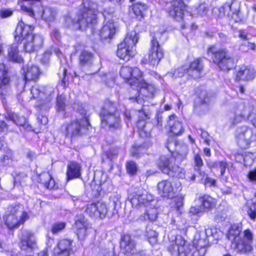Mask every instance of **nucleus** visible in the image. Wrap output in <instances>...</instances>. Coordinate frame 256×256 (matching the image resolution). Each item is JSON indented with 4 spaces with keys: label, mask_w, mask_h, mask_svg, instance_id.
<instances>
[{
    "label": "nucleus",
    "mask_w": 256,
    "mask_h": 256,
    "mask_svg": "<svg viewBox=\"0 0 256 256\" xmlns=\"http://www.w3.org/2000/svg\"><path fill=\"white\" fill-rule=\"evenodd\" d=\"M34 28L32 26L26 25L20 20L15 30V40L18 42H23L24 49L27 52L37 51L44 43V40L42 36L32 33Z\"/></svg>",
    "instance_id": "obj_1"
},
{
    "label": "nucleus",
    "mask_w": 256,
    "mask_h": 256,
    "mask_svg": "<svg viewBox=\"0 0 256 256\" xmlns=\"http://www.w3.org/2000/svg\"><path fill=\"white\" fill-rule=\"evenodd\" d=\"M80 116L76 120L63 124L62 130L66 137L73 138L86 134L90 126L86 110L81 108L78 110Z\"/></svg>",
    "instance_id": "obj_2"
},
{
    "label": "nucleus",
    "mask_w": 256,
    "mask_h": 256,
    "mask_svg": "<svg viewBox=\"0 0 256 256\" xmlns=\"http://www.w3.org/2000/svg\"><path fill=\"white\" fill-rule=\"evenodd\" d=\"M101 124L111 130L121 128L120 114L114 104L110 102L105 104L100 112Z\"/></svg>",
    "instance_id": "obj_3"
},
{
    "label": "nucleus",
    "mask_w": 256,
    "mask_h": 256,
    "mask_svg": "<svg viewBox=\"0 0 256 256\" xmlns=\"http://www.w3.org/2000/svg\"><path fill=\"white\" fill-rule=\"evenodd\" d=\"M138 36L136 31L128 32L122 42L118 46L117 56L126 61L128 60L136 54V45Z\"/></svg>",
    "instance_id": "obj_4"
},
{
    "label": "nucleus",
    "mask_w": 256,
    "mask_h": 256,
    "mask_svg": "<svg viewBox=\"0 0 256 256\" xmlns=\"http://www.w3.org/2000/svg\"><path fill=\"white\" fill-rule=\"evenodd\" d=\"M212 54V58L214 63L222 70L228 71L235 66L234 60L232 55L226 50H216L215 46H212L208 50V54Z\"/></svg>",
    "instance_id": "obj_5"
},
{
    "label": "nucleus",
    "mask_w": 256,
    "mask_h": 256,
    "mask_svg": "<svg viewBox=\"0 0 256 256\" xmlns=\"http://www.w3.org/2000/svg\"><path fill=\"white\" fill-rule=\"evenodd\" d=\"M28 218V216L22 206H11L9 213L5 215L4 220L9 229L17 228Z\"/></svg>",
    "instance_id": "obj_6"
},
{
    "label": "nucleus",
    "mask_w": 256,
    "mask_h": 256,
    "mask_svg": "<svg viewBox=\"0 0 256 256\" xmlns=\"http://www.w3.org/2000/svg\"><path fill=\"white\" fill-rule=\"evenodd\" d=\"M252 234L250 230H246L244 232L243 237L237 238L236 241L232 242V248L238 254H248L253 249L252 246Z\"/></svg>",
    "instance_id": "obj_7"
},
{
    "label": "nucleus",
    "mask_w": 256,
    "mask_h": 256,
    "mask_svg": "<svg viewBox=\"0 0 256 256\" xmlns=\"http://www.w3.org/2000/svg\"><path fill=\"white\" fill-rule=\"evenodd\" d=\"M53 90L50 88H42L39 86H32L30 93L34 98H40V101L38 104V107L40 110H47L50 107V102L52 100L51 95L53 93Z\"/></svg>",
    "instance_id": "obj_8"
},
{
    "label": "nucleus",
    "mask_w": 256,
    "mask_h": 256,
    "mask_svg": "<svg viewBox=\"0 0 256 256\" xmlns=\"http://www.w3.org/2000/svg\"><path fill=\"white\" fill-rule=\"evenodd\" d=\"M236 136L238 144L242 148H248L250 143L256 138L252 129L245 126L236 129Z\"/></svg>",
    "instance_id": "obj_9"
},
{
    "label": "nucleus",
    "mask_w": 256,
    "mask_h": 256,
    "mask_svg": "<svg viewBox=\"0 0 256 256\" xmlns=\"http://www.w3.org/2000/svg\"><path fill=\"white\" fill-rule=\"evenodd\" d=\"M97 22V17H66L67 26L74 30H84L89 25H94Z\"/></svg>",
    "instance_id": "obj_10"
},
{
    "label": "nucleus",
    "mask_w": 256,
    "mask_h": 256,
    "mask_svg": "<svg viewBox=\"0 0 256 256\" xmlns=\"http://www.w3.org/2000/svg\"><path fill=\"white\" fill-rule=\"evenodd\" d=\"M154 92L155 88L154 86L146 83L144 86H140L136 89L132 88L130 90V96L129 99L133 102H136L138 104H143L144 99L140 96V94L145 96L146 97H150L152 96Z\"/></svg>",
    "instance_id": "obj_11"
},
{
    "label": "nucleus",
    "mask_w": 256,
    "mask_h": 256,
    "mask_svg": "<svg viewBox=\"0 0 256 256\" xmlns=\"http://www.w3.org/2000/svg\"><path fill=\"white\" fill-rule=\"evenodd\" d=\"M130 201L132 206V207L138 208L142 206H144L146 207L150 204L152 206H154L156 201L153 199L152 195L148 194L147 192H137L130 196Z\"/></svg>",
    "instance_id": "obj_12"
},
{
    "label": "nucleus",
    "mask_w": 256,
    "mask_h": 256,
    "mask_svg": "<svg viewBox=\"0 0 256 256\" xmlns=\"http://www.w3.org/2000/svg\"><path fill=\"white\" fill-rule=\"evenodd\" d=\"M158 33L152 37L150 42V48L148 52V62L153 66L157 65L164 56V52L157 40Z\"/></svg>",
    "instance_id": "obj_13"
},
{
    "label": "nucleus",
    "mask_w": 256,
    "mask_h": 256,
    "mask_svg": "<svg viewBox=\"0 0 256 256\" xmlns=\"http://www.w3.org/2000/svg\"><path fill=\"white\" fill-rule=\"evenodd\" d=\"M100 14L99 11L97 10L96 4L90 2V0H84L82 4L80 6V14L81 16H97ZM100 14L103 16H106L107 15H111L114 14L113 10L108 12L104 10V12H100Z\"/></svg>",
    "instance_id": "obj_14"
},
{
    "label": "nucleus",
    "mask_w": 256,
    "mask_h": 256,
    "mask_svg": "<svg viewBox=\"0 0 256 256\" xmlns=\"http://www.w3.org/2000/svg\"><path fill=\"white\" fill-rule=\"evenodd\" d=\"M108 212V208L105 203L102 202H94L88 204L85 212L90 216L102 218Z\"/></svg>",
    "instance_id": "obj_15"
},
{
    "label": "nucleus",
    "mask_w": 256,
    "mask_h": 256,
    "mask_svg": "<svg viewBox=\"0 0 256 256\" xmlns=\"http://www.w3.org/2000/svg\"><path fill=\"white\" fill-rule=\"evenodd\" d=\"M118 28V24L110 17H105L104 25L100 32L101 38H112Z\"/></svg>",
    "instance_id": "obj_16"
},
{
    "label": "nucleus",
    "mask_w": 256,
    "mask_h": 256,
    "mask_svg": "<svg viewBox=\"0 0 256 256\" xmlns=\"http://www.w3.org/2000/svg\"><path fill=\"white\" fill-rule=\"evenodd\" d=\"M10 82L5 64H0V96L2 98H4L9 94Z\"/></svg>",
    "instance_id": "obj_17"
},
{
    "label": "nucleus",
    "mask_w": 256,
    "mask_h": 256,
    "mask_svg": "<svg viewBox=\"0 0 256 256\" xmlns=\"http://www.w3.org/2000/svg\"><path fill=\"white\" fill-rule=\"evenodd\" d=\"M20 245V248L24 250L28 248H35L36 247V239L34 234L28 230L23 231Z\"/></svg>",
    "instance_id": "obj_18"
},
{
    "label": "nucleus",
    "mask_w": 256,
    "mask_h": 256,
    "mask_svg": "<svg viewBox=\"0 0 256 256\" xmlns=\"http://www.w3.org/2000/svg\"><path fill=\"white\" fill-rule=\"evenodd\" d=\"M72 241L68 239H63L60 241L58 247L54 250V256H70L72 252Z\"/></svg>",
    "instance_id": "obj_19"
},
{
    "label": "nucleus",
    "mask_w": 256,
    "mask_h": 256,
    "mask_svg": "<svg viewBox=\"0 0 256 256\" xmlns=\"http://www.w3.org/2000/svg\"><path fill=\"white\" fill-rule=\"evenodd\" d=\"M219 16H238L240 13V6L238 2H226L218 9Z\"/></svg>",
    "instance_id": "obj_20"
},
{
    "label": "nucleus",
    "mask_w": 256,
    "mask_h": 256,
    "mask_svg": "<svg viewBox=\"0 0 256 256\" xmlns=\"http://www.w3.org/2000/svg\"><path fill=\"white\" fill-rule=\"evenodd\" d=\"M132 70V77L128 80V84L132 86H136L137 88L140 86H145L146 82L142 78V72L138 68H134Z\"/></svg>",
    "instance_id": "obj_21"
},
{
    "label": "nucleus",
    "mask_w": 256,
    "mask_h": 256,
    "mask_svg": "<svg viewBox=\"0 0 256 256\" xmlns=\"http://www.w3.org/2000/svg\"><path fill=\"white\" fill-rule=\"evenodd\" d=\"M173 190L172 183L169 180H162L158 184V193L162 197L172 196Z\"/></svg>",
    "instance_id": "obj_22"
},
{
    "label": "nucleus",
    "mask_w": 256,
    "mask_h": 256,
    "mask_svg": "<svg viewBox=\"0 0 256 256\" xmlns=\"http://www.w3.org/2000/svg\"><path fill=\"white\" fill-rule=\"evenodd\" d=\"M168 126L170 132L175 135H179L182 133L184 128L181 122L174 114L169 116L168 120Z\"/></svg>",
    "instance_id": "obj_23"
},
{
    "label": "nucleus",
    "mask_w": 256,
    "mask_h": 256,
    "mask_svg": "<svg viewBox=\"0 0 256 256\" xmlns=\"http://www.w3.org/2000/svg\"><path fill=\"white\" fill-rule=\"evenodd\" d=\"M188 68V74L194 78H197L200 77L204 68V64L200 58H197L191 62Z\"/></svg>",
    "instance_id": "obj_24"
},
{
    "label": "nucleus",
    "mask_w": 256,
    "mask_h": 256,
    "mask_svg": "<svg viewBox=\"0 0 256 256\" xmlns=\"http://www.w3.org/2000/svg\"><path fill=\"white\" fill-rule=\"evenodd\" d=\"M256 76V72L254 68L244 65L240 66L237 76L240 79L250 80L254 79Z\"/></svg>",
    "instance_id": "obj_25"
},
{
    "label": "nucleus",
    "mask_w": 256,
    "mask_h": 256,
    "mask_svg": "<svg viewBox=\"0 0 256 256\" xmlns=\"http://www.w3.org/2000/svg\"><path fill=\"white\" fill-rule=\"evenodd\" d=\"M82 167L75 162H70L67 166L66 176L68 180L80 178L81 176Z\"/></svg>",
    "instance_id": "obj_26"
},
{
    "label": "nucleus",
    "mask_w": 256,
    "mask_h": 256,
    "mask_svg": "<svg viewBox=\"0 0 256 256\" xmlns=\"http://www.w3.org/2000/svg\"><path fill=\"white\" fill-rule=\"evenodd\" d=\"M120 246L125 252H132L135 248L136 244L128 234L123 236L121 238Z\"/></svg>",
    "instance_id": "obj_27"
},
{
    "label": "nucleus",
    "mask_w": 256,
    "mask_h": 256,
    "mask_svg": "<svg viewBox=\"0 0 256 256\" xmlns=\"http://www.w3.org/2000/svg\"><path fill=\"white\" fill-rule=\"evenodd\" d=\"M24 78L26 81L36 80L38 78L40 71L38 66L34 65L28 66L26 70H24Z\"/></svg>",
    "instance_id": "obj_28"
},
{
    "label": "nucleus",
    "mask_w": 256,
    "mask_h": 256,
    "mask_svg": "<svg viewBox=\"0 0 256 256\" xmlns=\"http://www.w3.org/2000/svg\"><path fill=\"white\" fill-rule=\"evenodd\" d=\"M6 118L12 120L17 126H22L26 130H30V127L27 123L26 118L24 116H20L18 114L14 112H10L8 114Z\"/></svg>",
    "instance_id": "obj_29"
},
{
    "label": "nucleus",
    "mask_w": 256,
    "mask_h": 256,
    "mask_svg": "<svg viewBox=\"0 0 256 256\" xmlns=\"http://www.w3.org/2000/svg\"><path fill=\"white\" fill-rule=\"evenodd\" d=\"M146 212L140 216V219L142 220H148L151 222L156 220L158 214L157 208L156 207V203L154 206L150 204L146 206Z\"/></svg>",
    "instance_id": "obj_30"
},
{
    "label": "nucleus",
    "mask_w": 256,
    "mask_h": 256,
    "mask_svg": "<svg viewBox=\"0 0 256 256\" xmlns=\"http://www.w3.org/2000/svg\"><path fill=\"white\" fill-rule=\"evenodd\" d=\"M39 180L48 189L55 186V181L48 172H43L39 175Z\"/></svg>",
    "instance_id": "obj_31"
},
{
    "label": "nucleus",
    "mask_w": 256,
    "mask_h": 256,
    "mask_svg": "<svg viewBox=\"0 0 256 256\" xmlns=\"http://www.w3.org/2000/svg\"><path fill=\"white\" fill-rule=\"evenodd\" d=\"M8 59L9 61L21 63L23 62V59L19 55L18 46L16 45H12L8 48Z\"/></svg>",
    "instance_id": "obj_32"
},
{
    "label": "nucleus",
    "mask_w": 256,
    "mask_h": 256,
    "mask_svg": "<svg viewBox=\"0 0 256 256\" xmlns=\"http://www.w3.org/2000/svg\"><path fill=\"white\" fill-rule=\"evenodd\" d=\"M92 54L86 50H83L80 56V64L83 66H91L94 62Z\"/></svg>",
    "instance_id": "obj_33"
},
{
    "label": "nucleus",
    "mask_w": 256,
    "mask_h": 256,
    "mask_svg": "<svg viewBox=\"0 0 256 256\" xmlns=\"http://www.w3.org/2000/svg\"><path fill=\"white\" fill-rule=\"evenodd\" d=\"M148 11V7L141 3L134 4L129 10L130 14H133L136 16H144L147 14Z\"/></svg>",
    "instance_id": "obj_34"
},
{
    "label": "nucleus",
    "mask_w": 256,
    "mask_h": 256,
    "mask_svg": "<svg viewBox=\"0 0 256 256\" xmlns=\"http://www.w3.org/2000/svg\"><path fill=\"white\" fill-rule=\"evenodd\" d=\"M198 200L201 204L202 210H209L214 206V200L208 195H204L198 198Z\"/></svg>",
    "instance_id": "obj_35"
},
{
    "label": "nucleus",
    "mask_w": 256,
    "mask_h": 256,
    "mask_svg": "<svg viewBox=\"0 0 256 256\" xmlns=\"http://www.w3.org/2000/svg\"><path fill=\"white\" fill-rule=\"evenodd\" d=\"M234 114L244 115L246 114V117L249 118L251 115L252 108L248 105L246 106L244 102H240L234 104Z\"/></svg>",
    "instance_id": "obj_36"
},
{
    "label": "nucleus",
    "mask_w": 256,
    "mask_h": 256,
    "mask_svg": "<svg viewBox=\"0 0 256 256\" xmlns=\"http://www.w3.org/2000/svg\"><path fill=\"white\" fill-rule=\"evenodd\" d=\"M241 228L238 226H232L227 235L228 238L232 242L236 241L237 238H242L243 237L244 233L241 234Z\"/></svg>",
    "instance_id": "obj_37"
},
{
    "label": "nucleus",
    "mask_w": 256,
    "mask_h": 256,
    "mask_svg": "<svg viewBox=\"0 0 256 256\" xmlns=\"http://www.w3.org/2000/svg\"><path fill=\"white\" fill-rule=\"evenodd\" d=\"M182 169L177 165H173L172 164L168 168H166L164 170V173L168 174L171 176L182 177Z\"/></svg>",
    "instance_id": "obj_38"
},
{
    "label": "nucleus",
    "mask_w": 256,
    "mask_h": 256,
    "mask_svg": "<svg viewBox=\"0 0 256 256\" xmlns=\"http://www.w3.org/2000/svg\"><path fill=\"white\" fill-rule=\"evenodd\" d=\"M177 242H178V256H187L190 252L188 246L186 242L182 238H176Z\"/></svg>",
    "instance_id": "obj_39"
},
{
    "label": "nucleus",
    "mask_w": 256,
    "mask_h": 256,
    "mask_svg": "<svg viewBox=\"0 0 256 256\" xmlns=\"http://www.w3.org/2000/svg\"><path fill=\"white\" fill-rule=\"evenodd\" d=\"M184 198L182 196L178 197L175 200L176 208L170 212L172 214H175L177 216H180L182 214V208L183 206Z\"/></svg>",
    "instance_id": "obj_40"
},
{
    "label": "nucleus",
    "mask_w": 256,
    "mask_h": 256,
    "mask_svg": "<svg viewBox=\"0 0 256 256\" xmlns=\"http://www.w3.org/2000/svg\"><path fill=\"white\" fill-rule=\"evenodd\" d=\"M158 233L150 228H147L146 230V236L148 238L149 242L152 245L157 243Z\"/></svg>",
    "instance_id": "obj_41"
},
{
    "label": "nucleus",
    "mask_w": 256,
    "mask_h": 256,
    "mask_svg": "<svg viewBox=\"0 0 256 256\" xmlns=\"http://www.w3.org/2000/svg\"><path fill=\"white\" fill-rule=\"evenodd\" d=\"M171 164L172 162L168 156H162L160 157L158 164L163 172H164V169L168 168Z\"/></svg>",
    "instance_id": "obj_42"
},
{
    "label": "nucleus",
    "mask_w": 256,
    "mask_h": 256,
    "mask_svg": "<svg viewBox=\"0 0 256 256\" xmlns=\"http://www.w3.org/2000/svg\"><path fill=\"white\" fill-rule=\"evenodd\" d=\"M132 68L127 66H123L121 68L120 74V76L124 80H126L128 83V80L132 77Z\"/></svg>",
    "instance_id": "obj_43"
},
{
    "label": "nucleus",
    "mask_w": 256,
    "mask_h": 256,
    "mask_svg": "<svg viewBox=\"0 0 256 256\" xmlns=\"http://www.w3.org/2000/svg\"><path fill=\"white\" fill-rule=\"evenodd\" d=\"M39 0H20L18 1V4L20 6V9L23 12H24L26 14L34 16V13L33 9L31 7H28L24 6L23 4L22 1H26V2H34V1H38Z\"/></svg>",
    "instance_id": "obj_44"
},
{
    "label": "nucleus",
    "mask_w": 256,
    "mask_h": 256,
    "mask_svg": "<svg viewBox=\"0 0 256 256\" xmlns=\"http://www.w3.org/2000/svg\"><path fill=\"white\" fill-rule=\"evenodd\" d=\"M256 46L254 43L250 42L247 40L243 41L240 46V49L243 52H247L248 50H254Z\"/></svg>",
    "instance_id": "obj_45"
},
{
    "label": "nucleus",
    "mask_w": 256,
    "mask_h": 256,
    "mask_svg": "<svg viewBox=\"0 0 256 256\" xmlns=\"http://www.w3.org/2000/svg\"><path fill=\"white\" fill-rule=\"evenodd\" d=\"M75 225L77 230L82 228H88L89 226L88 221L83 216H80V218L76 220Z\"/></svg>",
    "instance_id": "obj_46"
},
{
    "label": "nucleus",
    "mask_w": 256,
    "mask_h": 256,
    "mask_svg": "<svg viewBox=\"0 0 256 256\" xmlns=\"http://www.w3.org/2000/svg\"><path fill=\"white\" fill-rule=\"evenodd\" d=\"M178 242H176V238L174 242H172L168 247V250L173 256H178Z\"/></svg>",
    "instance_id": "obj_47"
},
{
    "label": "nucleus",
    "mask_w": 256,
    "mask_h": 256,
    "mask_svg": "<svg viewBox=\"0 0 256 256\" xmlns=\"http://www.w3.org/2000/svg\"><path fill=\"white\" fill-rule=\"evenodd\" d=\"M127 172L130 174H135L137 172L138 166L134 161H129L126 165Z\"/></svg>",
    "instance_id": "obj_48"
},
{
    "label": "nucleus",
    "mask_w": 256,
    "mask_h": 256,
    "mask_svg": "<svg viewBox=\"0 0 256 256\" xmlns=\"http://www.w3.org/2000/svg\"><path fill=\"white\" fill-rule=\"evenodd\" d=\"M65 98L62 96L57 97L56 99V108L59 112H64L65 109Z\"/></svg>",
    "instance_id": "obj_49"
},
{
    "label": "nucleus",
    "mask_w": 256,
    "mask_h": 256,
    "mask_svg": "<svg viewBox=\"0 0 256 256\" xmlns=\"http://www.w3.org/2000/svg\"><path fill=\"white\" fill-rule=\"evenodd\" d=\"M66 227V223L59 222L54 224L52 228V232L54 234H58L62 231Z\"/></svg>",
    "instance_id": "obj_50"
},
{
    "label": "nucleus",
    "mask_w": 256,
    "mask_h": 256,
    "mask_svg": "<svg viewBox=\"0 0 256 256\" xmlns=\"http://www.w3.org/2000/svg\"><path fill=\"white\" fill-rule=\"evenodd\" d=\"M234 118L231 120V123L232 125H235L242 120L248 118L246 117V114H244V115L238 114H234Z\"/></svg>",
    "instance_id": "obj_51"
},
{
    "label": "nucleus",
    "mask_w": 256,
    "mask_h": 256,
    "mask_svg": "<svg viewBox=\"0 0 256 256\" xmlns=\"http://www.w3.org/2000/svg\"><path fill=\"white\" fill-rule=\"evenodd\" d=\"M188 68L187 66H183L181 68H179L174 70V76L175 78L182 77L185 73H188Z\"/></svg>",
    "instance_id": "obj_52"
},
{
    "label": "nucleus",
    "mask_w": 256,
    "mask_h": 256,
    "mask_svg": "<svg viewBox=\"0 0 256 256\" xmlns=\"http://www.w3.org/2000/svg\"><path fill=\"white\" fill-rule=\"evenodd\" d=\"M144 150V148L141 146H134L131 151V154L132 156L135 158H138L140 156V154H142Z\"/></svg>",
    "instance_id": "obj_53"
},
{
    "label": "nucleus",
    "mask_w": 256,
    "mask_h": 256,
    "mask_svg": "<svg viewBox=\"0 0 256 256\" xmlns=\"http://www.w3.org/2000/svg\"><path fill=\"white\" fill-rule=\"evenodd\" d=\"M247 213L250 218L254 220L256 218V208L254 204L248 206Z\"/></svg>",
    "instance_id": "obj_54"
},
{
    "label": "nucleus",
    "mask_w": 256,
    "mask_h": 256,
    "mask_svg": "<svg viewBox=\"0 0 256 256\" xmlns=\"http://www.w3.org/2000/svg\"><path fill=\"white\" fill-rule=\"evenodd\" d=\"M246 177L250 182L252 184H256V168L250 170L248 171Z\"/></svg>",
    "instance_id": "obj_55"
},
{
    "label": "nucleus",
    "mask_w": 256,
    "mask_h": 256,
    "mask_svg": "<svg viewBox=\"0 0 256 256\" xmlns=\"http://www.w3.org/2000/svg\"><path fill=\"white\" fill-rule=\"evenodd\" d=\"M194 161L195 166L196 167L195 169L199 171L200 168L202 167L204 164L199 154H197L195 155Z\"/></svg>",
    "instance_id": "obj_56"
},
{
    "label": "nucleus",
    "mask_w": 256,
    "mask_h": 256,
    "mask_svg": "<svg viewBox=\"0 0 256 256\" xmlns=\"http://www.w3.org/2000/svg\"><path fill=\"white\" fill-rule=\"evenodd\" d=\"M230 164H228L226 161H220L218 167L220 168V176L222 178L224 176L226 169L228 168Z\"/></svg>",
    "instance_id": "obj_57"
},
{
    "label": "nucleus",
    "mask_w": 256,
    "mask_h": 256,
    "mask_svg": "<svg viewBox=\"0 0 256 256\" xmlns=\"http://www.w3.org/2000/svg\"><path fill=\"white\" fill-rule=\"evenodd\" d=\"M78 236L80 240H83L88 234V228H82L76 230Z\"/></svg>",
    "instance_id": "obj_58"
},
{
    "label": "nucleus",
    "mask_w": 256,
    "mask_h": 256,
    "mask_svg": "<svg viewBox=\"0 0 256 256\" xmlns=\"http://www.w3.org/2000/svg\"><path fill=\"white\" fill-rule=\"evenodd\" d=\"M220 162V161L214 162L210 160H206V164L207 166L210 168L211 169L213 168H218V166Z\"/></svg>",
    "instance_id": "obj_59"
},
{
    "label": "nucleus",
    "mask_w": 256,
    "mask_h": 256,
    "mask_svg": "<svg viewBox=\"0 0 256 256\" xmlns=\"http://www.w3.org/2000/svg\"><path fill=\"white\" fill-rule=\"evenodd\" d=\"M12 14V11L9 8H2L0 10V16H10Z\"/></svg>",
    "instance_id": "obj_60"
},
{
    "label": "nucleus",
    "mask_w": 256,
    "mask_h": 256,
    "mask_svg": "<svg viewBox=\"0 0 256 256\" xmlns=\"http://www.w3.org/2000/svg\"><path fill=\"white\" fill-rule=\"evenodd\" d=\"M203 211L202 206H192L190 209V212L193 214H196Z\"/></svg>",
    "instance_id": "obj_61"
},
{
    "label": "nucleus",
    "mask_w": 256,
    "mask_h": 256,
    "mask_svg": "<svg viewBox=\"0 0 256 256\" xmlns=\"http://www.w3.org/2000/svg\"><path fill=\"white\" fill-rule=\"evenodd\" d=\"M216 180L210 177H206L204 180V184L210 186H216Z\"/></svg>",
    "instance_id": "obj_62"
},
{
    "label": "nucleus",
    "mask_w": 256,
    "mask_h": 256,
    "mask_svg": "<svg viewBox=\"0 0 256 256\" xmlns=\"http://www.w3.org/2000/svg\"><path fill=\"white\" fill-rule=\"evenodd\" d=\"M238 37L243 41L248 40V34L242 30H240L238 32Z\"/></svg>",
    "instance_id": "obj_63"
},
{
    "label": "nucleus",
    "mask_w": 256,
    "mask_h": 256,
    "mask_svg": "<svg viewBox=\"0 0 256 256\" xmlns=\"http://www.w3.org/2000/svg\"><path fill=\"white\" fill-rule=\"evenodd\" d=\"M99 256H114V252L112 251L104 250H101Z\"/></svg>",
    "instance_id": "obj_64"
}]
</instances>
